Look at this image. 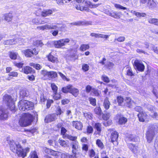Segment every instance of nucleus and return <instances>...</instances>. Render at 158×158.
<instances>
[{
  "mask_svg": "<svg viewBox=\"0 0 158 158\" xmlns=\"http://www.w3.org/2000/svg\"><path fill=\"white\" fill-rule=\"evenodd\" d=\"M21 40V39H15V38H14L12 39L6 40H4L3 41V44L4 45H11L17 43L18 40Z\"/></svg>",
  "mask_w": 158,
  "mask_h": 158,
  "instance_id": "obj_16",
  "label": "nucleus"
},
{
  "mask_svg": "<svg viewBox=\"0 0 158 158\" xmlns=\"http://www.w3.org/2000/svg\"><path fill=\"white\" fill-rule=\"evenodd\" d=\"M102 79L105 82L108 83L109 82L110 80L108 77L105 75H103L102 77Z\"/></svg>",
  "mask_w": 158,
  "mask_h": 158,
  "instance_id": "obj_61",
  "label": "nucleus"
},
{
  "mask_svg": "<svg viewBox=\"0 0 158 158\" xmlns=\"http://www.w3.org/2000/svg\"><path fill=\"white\" fill-rule=\"evenodd\" d=\"M127 121L126 118L121 116L119 119L118 123L120 124H124L126 123Z\"/></svg>",
  "mask_w": 158,
  "mask_h": 158,
  "instance_id": "obj_35",
  "label": "nucleus"
},
{
  "mask_svg": "<svg viewBox=\"0 0 158 158\" xmlns=\"http://www.w3.org/2000/svg\"><path fill=\"white\" fill-rule=\"evenodd\" d=\"M28 158H38L36 152L35 151L31 152Z\"/></svg>",
  "mask_w": 158,
  "mask_h": 158,
  "instance_id": "obj_44",
  "label": "nucleus"
},
{
  "mask_svg": "<svg viewBox=\"0 0 158 158\" xmlns=\"http://www.w3.org/2000/svg\"><path fill=\"white\" fill-rule=\"evenodd\" d=\"M158 131L157 126L152 127L147 132L146 135L147 138H153L155 134Z\"/></svg>",
  "mask_w": 158,
  "mask_h": 158,
  "instance_id": "obj_7",
  "label": "nucleus"
},
{
  "mask_svg": "<svg viewBox=\"0 0 158 158\" xmlns=\"http://www.w3.org/2000/svg\"><path fill=\"white\" fill-rule=\"evenodd\" d=\"M79 91L78 89L73 87L72 85L70 93L72 94L75 97H77L79 94Z\"/></svg>",
  "mask_w": 158,
  "mask_h": 158,
  "instance_id": "obj_26",
  "label": "nucleus"
},
{
  "mask_svg": "<svg viewBox=\"0 0 158 158\" xmlns=\"http://www.w3.org/2000/svg\"><path fill=\"white\" fill-rule=\"evenodd\" d=\"M59 74L60 77H61V78L64 81H69V79L66 77L63 74H62L61 72H59L58 73Z\"/></svg>",
  "mask_w": 158,
  "mask_h": 158,
  "instance_id": "obj_50",
  "label": "nucleus"
},
{
  "mask_svg": "<svg viewBox=\"0 0 158 158\" xmlns=\"http://www.w3.org/2000/svg\"><path fill=\"white\" fill-rule=\"evenodd\" d=\"M20 97L22 98L27 97L28 95V91L25 89H22L20 91Z\"/></svg>",
  "mask_w": 158,
  "mask_h": 158,
  "instance_id": "obj_38",
  "label": "nucleus"
},
{
  "mask_svg": "<svg viewBox=\"0 0 158 158\" xmlns=\"http://www.w3.org/2000/svg\"><path fill=\"white\" fill-rule=\"evenodd\" d=\"M14 64L15 66L19 68H22L23 66V63L22 62L18 63L16 62H14Z\"/></svg>",
  "mask_w": 158,
  "mask_h": 158,
  "instance_id": "obj_57",
  "label": "nucleus"
},
{
  "mask_svg": "<svg viewBox=\"0 0 158 158\" xmlns=\"http://www.w3.org/2000/svg\"><path fill=\"white\" fill-rule=\"evenodd\" d=\"M101 127V124L99 123H97L95 124L94 127L96 131L95 132L94 135L95 137L98 138L99 137L102 131Z\"/></svg>",
  "mask_w": 158,
  "mask_h": 158,
  "instance_id": "obj_9",
  "label": "nucleus"
},
{
  "mask_svg": "<svg viewBox=\"0 0 158 158\" xmlns=\"http://www.w3.org/2000/svg\"><path fill=\"white\" fill-rule=\"evenodd\" d=\"M96 144L98 147L100 148H102L103 147V145L102 143L99 139L97 140L96 141Z\"/></svg>",
  "mask_w": 158,
  "mask_h": 158,
  "instance_id": "obj_55",
  "label": "nucleus"
},
{
  "mask_svg": "<svg viewBox=\"0 0 158 158\" xmlns=\"http://www.w3.org/2000/svg\"><path fill=\"white\" fill-rule=\"evenodd\" d=\"M72 85H69L65 87H63L62 89V91L63 93H65L68 92L70 93Z\"/></svg>",
  "mask_w": 158,
  "mask_h": 158,
  "instance_id": "obj_32",
  "label": "nucleus"
},
{
  "mask_svg": "<svg viewBox=\"0 0 158 158\" xmlns=\"http://www.w3.org/2000/svg\"><path fill=\"white\" fill-rule=\"evenodd\" d=\"M92 92L93 93L94 95L96 96H98L99 95L98 91L94 88L92 89Z\"/></svg>",
  "mask_w": 158,
  "mask_h": 158,
  "instance_id": "obj_63",
  "label": "nucleus"
},
{
  "mask_svg": "<svg viewBox=\"0 0 158 158\" xmlns=\"http://www.w3.org/2000/svg\"><path fill=\"white\" fill-rule=\"evenodd\" d=\"M67 132V130L64 127H62L61 129V134L63 135V138L65 137L66 136V134Z\"/></svg>",
  "mask_w": 158,
  "mask_h": 158,
  "instance_id": "obj_45",
  "label": "nucleus"
},
{
  "mask_svg": "<svg viewBox=\"0 0 158 158\" xmlns=\"http://www.w3.org/2000/svg\"><path fill=\"white\" fill-rule=\"evenodd\" d=\"M61 97V95L60 94L56 93L53 94V98L55 100H58L60 99Z\"/></svg>",
  "mask_w": 158,
  "mask_h": 158,
  "instance_id": "obj_60",
  "label": "nucleus"
},
{
  "mask_svg": "<svg viewBox=\"0 0 158 158\" xmlns=\"http://www.w3.org/2000/svg\"><path fill=\"white\" fill-rule=\"evenodd\" d=\"M57 118V115L55 114H48L45 118L44 121L45 123H48L55 120Z\"/></svg>",
  "mask_w": 158,
  "mask_h": 158,
  "instance_id": "obj_13",
  "label": "nucleus"
},
{
  "mask_svg": "<svg viewBox=\"0 0 158 158\" xmlns=\"http://www.w3.org/2000/svg\"><path fill=\"white\" fill-rule=\"evenodd\" d=\"M8 117V112L5 110L0 107V120H5L7 119Z\"/></svg>",
  "mask_w": 158,
  "mask_h": 158,
  "instance_id": "obj_10",
  "label": "nucleus"
},
{
  "mask_svg": "<svg viewBox=\"0 0 158 158\" xmlns=\"http://www.w3.org/2000/svg\"><path fill=\"white\" fill-rule=\"evenodd\" d=\"M52 10L47 9L44 10L41 12V15L44 17H45L49 16L52 14Z\"/></svg>",
  "mask_w": 158,
  "mask_h": 158,
  "instance_id": "obj_24",
  "label": "nucleus"
},
{
  "mask_svg": "<svg viewBox=\"0 0 158 158\" xmlns=\"http://www.w3.org/2000/svg\"><path fill=\"white\" fill-rule=\"evenodd\" d=\"M26 102L22 103L23 105H26V107H25V111L31 110H32L34 107V105L33 103L31 102L26 100L25 101Z\"/></svg>",
  "mask_w": 158,
  "mask_h": 158,
  "instance_id": "obj_15",
  "label": "nucleus"
},
{
  "mask_svg": "<svg viewBox=\"0 0 158 158\" xmlns=\"http://www.w3.org/2000/svg\"><path fill=\"white\" fill-rule=\"evenodd\" d=\"M9 57L12 60H16L18 57L20 58V57L17 53L13 52H10Z\"/></svg>",
  "mask_w": 158,
  "mask_h": 158,
  "instance_id": "obj_30",
  "label": "nucleus"
},
{
  "mask_svg": "<svg viewBox=\"0 0 158 158\" xmlns=\"http://www.w3.org/2000/svg\"><path fill=\"white\" fill-rule=\"evenodd\" d=\"M127 74L129 76H131L133 75L131 69L129 67H127L126 68Z\"/></svg>",
  "mask_w": 158,
  "mask_h": 158,
  "instance_id": "obj_43",
  "label": "nucleus"
},
{
  "mask_svg": "<svg viewBox=\"0 0 158 158\" xmlns=\"http://www.w3.org/2000/svg\"><path fill=\"white\" fill-rule=\"evenodd\" d=\"M109 15L115 19L120 18L122 15V13L120 12H113L112 13H110Z\"/></svg>",
  "mask_w": 158,
  "mask_h": 158,
  "instance_id": "obj_25",
  "label": "nucleus"
},
{
  "mask_svg": "<svg viewBox=\"0 0 158 158\" xmlns=\"http://www.w3.org/2000/svg\"><path fill=\"white\" fill-rule=\"evenodd\" d=\"M125 101L128 106L131 107V106L135 104V103L131 100V99L128 97L126 98Z\"/></svg>",
  "mask_w": 158,
  "mask_h": 158,
  "instance_id": "obj_34",
  "label": "nucleus"
},
{
  "mask_svg": "<svg viewBox=\"0 0 158 158\" xmlns=\"http://www.w3.org/2000/svg\"><path fill=\"white\" fill-rule=\"evenodd\" d=\"M84 115L87 119H91L92 118L91 114L90 113H84Z\"/></svg>",
  "mask_w": 158,
  "mask_h": 158,
  "instance_id": "obj_51",
  "label": "nucleus"
},
{
  "mask_svg": "<svg viewBox=\"0 0 158 158\" xmlns=\"http://www.w3.org/2000/svg\"><path fill=\"white\" fill-rule=\"evenodd\" d=\"M95 155V152L93 149L90 150L89 151V156L90 157H94Z\"/></svg>",
  "mask_w": 158,
  "mask_h": 158,
  "instance_id": "obj_64",
  "label": "nucleus"
},
{
  "mask_svg": "<svg viewBox=\"0 0 158 158\" xmlns=\"http://www.w3.org/2000/svg\"><path fill=\"white\" fill-rule=\"evenodd\" d=\"M110 117L109 113L105 114L103 115V118L104 120H107Z\"/></svg>",
  "mask_w": 158,
  "mask_h": 158,
  "instance_id": "obj_59",
  "label": "nucleus"
},
{
  "mask_svg": "<svg viewBox=\"0 0 158 158\" xmlns=\"http://www.w3.org/2000/svg\"><path fill=\"white\" fill-rule=\"evenodd\" d=\"M117 100L118 104L119 105H120V104H122L123 101V97L120 96H118L117 98Z\"/></svg>",
  "mask_w": 158,
  "mask_h": 158,
  "instance_id": "obj_58",
  "label": "nucleus"
},
{
  "mask_svg": "<svg viewBox=\"0 0 158 158\" xmlns=\"http://www.w3.org/2000/svg\"><path fill=\"white\" fill-rule=\"evenodd\" d=\"M22 53L25 56L28 57H31L33 55H36L38 54V52L35 48L33 49L32 50L30 49H27L21 51Z\"/></svg>",
  "mask_w": 158,
  "mask_h": 158,
  "instance_id": "obj_8",
  "label": "nucleus"
},
{
  "mask_svg": "<svg viewBox=\"0 0 158 158\" xmlns=\"http://www.w3.org/2000/svg\"><path fill=\"white\" fill-rule=\"evenodd\" d=\"M89 101L91 104L94 106H95L96 105V100L95 98H89Z\"/></svg>",
  "mask_w": 158,
  "mask_h": 158,
  "instance_id": "obj_49",
  "label": "nucleus"
},
{
  "mask_svg": "<svg viewBox=\"0 0 158 158\" xmlns=\"http://www.w3.org/2000/svg\"><path fill=\"white\" fill-rule=\"evenodd\" d=\"M148 21L149 23L158 25V19H149Z\"/></svg>",
  "mask_w": 158,
  "mask_h": 158,
  "instance_id": "obj_40",
  "label": "nucleus"
},
{
  "mask_svg": "<svg viewBox=\"0 0 158 158\" xmlns=\"http://www.w3.org/2000/svg\"><path fill=\"white\" fill-rule=\"evenodd\" d=\"M147 108L148 110L152 112L151 113L149 114L150 116L158 120V114L156 112L154 113L153 111L152 112L154 109V108L152 106L148 105L147 106Z\"/></svg>",
  "mask_w": 158,
  "mask_h": 158,
  "instance_id": "obj_14",
  "label": "nucleus"
},
{
  "mask_svg": "<svg viewBox=\"0 0 158 158\" xmlns=\"http://www.w3.org/2000/svg\"><path fill=\"white\" fill-rule=\"evenodd\" d=\"M59 143L61 145L64 147L67 146L68 144L67 142L62 139L59 140Z\"/></svg>",
  "mask_w": 158,
  "mask_h": 158,
  "instance_id": "obj_46",
  "label": "nucleus"
},
{
  "mask_svg": "<svg viewBox=\"0 0 158 158\" xmlns=\"http://www.w3.org/2000/svg\"><path fill=\"white\" fill-rule=\"evenodd\" d=\"M114 65V64L113 63L110 61L107 62L106 64H105L106 66L109 69L112 68Z\"/></svg>",
  "mask_w": 158,
  "mask_h": 158,
  "instance_id": "obj_47",
  "label": "nucleus"
},
{
  "mask_svg": "<svg viewBox=\"0 0 158 158\" xmlns=\"http://www.w3.org/2000/svg\"><path fill=\"white\" fill-rule=\"evenodd\" d=\"M59 153L49 149V154L53 156H58Z\"/></svg>",
  "mask_w": 158,
  "mask_h": 158,
  "instance_id": "obj_54",
  "label": "nucleus"
},
{
  "mask_svg": "<svg viewBox=\"0 0 158 158\" xmlns=\"http://www.w3.org/2000/svg\"><path fill=\"white\" fill-rule=\"evenodd\" d=\"M32 23L36 25H38L40 24H43L48 22L47 21H46V19L45 20L40 21V19L39 18H35L33 19L32 20Z\"/></svg>",
  "mask_w": 158,
  "mask_h": 158,
  "instance_id": "obj_22",
  "label": "nucleus"
},
{
  "mask_svg": "<svg viewBox=\"0 0 158 158\" xmlns=\"http://www.w3.org/2000/svg\"><path fill=\"white\" fill-rule=\"evenodd\" d=\"M32 71V69L29 66H26L23 68L22 70V72L26 74H28L31 73Z\"/></svg>",
  "mask_w": 158,
  "mask_h": 158,
  "instance_id": "obj_28",
  "label": "nucleus"
},
{
  "mask_svg": "<svg viewBox=\"0 0 158 158\" xmlns=\"http://www.w3.org/2000/svg\"><path fill=\"white\" fill-rule=\"evenodd\" d=\"M108 131V134L110 135L108 137H110V138H118V135L117 132L111 129H109Z\"/></svg>",
  "mask_w": 158,
  "mask_h": 158,
  "instance_id": "obj_17",
  "label": "nucleus"
},
{
  "mask_svg": "<svg viewBox=\"0 0 158 158\" xmlns=\"http://www.w3.org/2000/svg\"><path fill=\"white\" fill-rule=\"evenodd\" d=\"M131 12L138 17H145L146 16V14L144 13H140L133 10H131Z\"/></svg>",
  "mask_w": 158,
  "mask_h": 158,
  "instance_id": "obj_31",
  "label": "nucleus"
},
{
  "mask_svg": "<svg viewBox=\"0 0 158 158\" xmlns=\"http://www.w3.org/2000/svg\"><path fill=\"white\" fill-rule=\"evenodd\" d=\"M70 41L69 38L63 39L54 41V44L55 48H61L62 47L69 44Z\"/></svg>",
  "mask_w": 158,
  "mask_h": 158,
  "instance_id": "obj_5",
  "label": "nucleus"
},
{
  "mask_svg": "<svg viewBox=\"0 0 158 158\" xmlns=\"http://www.w3.org/2000/svg\"><path fill=\"white\" fill-rule=\"evenodd\" d=\"M18 75V73L17 72H12L8 74V75L10 76H12L14 77H17Z\"/></svg>",
  "mask_w": 158,
  "mask_h": 158,
  "instance_id": "obj_62",
  "label": "nucleus"
},
{
  "mask_svg": "<svg viewBox=\"0 0 158 158\" xmlns=\"http://www.w3.org/2000/svg\"><path fill=\"white\" fill-rule=\"evenodd\" d=\"M12 98L8 95H6L3 97V102L13 112L15 111V107L14 101Z\"/></svg>",
  "mask_w": 158,
  "mask_h": 158,
  "instance_id": "obj_3",
  "label": "nucleus"
},
{
  "mask_svg": "<svg viewBox=\"0 0 158 158\" xmlns=\"http://www.w3.org/2000/svg\"><path fill=\"white\" fill-rule=\"evenodd\" d=\"M73 141L72 143V152L73 153L75 154L76 153L78 149L79 148V146L78 145V142L74 140V139H73Z\"/></svg>",
  "mask_w": 158,
  "mask_h": 158,
  "instance_id": "obj_18",
  "label": "nucleus"
},
{
  "mask_svg": "<svg viewBox=\"0 0 158 158\" xmlns=\"http://www.w3.org/2000/svg\"><path fill=\"white\" fill-rule=\"evenodd\" d=\"M134 64L138 71L142 72L144 69V66L138 60H136L134 62Z\"/></svg>",
  "mask_w": 158,
  "mask_h": 158,
  "instance_id": "obj_12",
  "label": "nucleus"
},
{
  "mask_svg": "<svg viewBox=\"0 0 158 158\" xmlns=\"http://www.w3.org/2000/svg\"><path fill=\"white\" fill-rule=\"evenodd\" d=\"M72 124L76 129L79 130H81L83 127L82 123L80 122L73 121L72 122Z\"/></svg>",
  "mask_w": 158,
  "mask_h": 158,
  "instance_id": "obj_20",
  "label": "nucleus"
},
{
  "mask_svg": "<svg viewBox=\"0 0 158 158\" xmlns=\"http://www.w3.org/2000/svg\"><path fill=\"white\" fill-rule=\"evenodd\" d=\"M138 116L139 120L140 122L148 121L149 120L148 116L145 112H142V113H139L138 115Z\"/></svg>",
  "mask_w": 158,
  "mask_h": 158,
  "instance_id": "obj_11",
  "label": "nucleus"
},
{
  "mask_svg": "<svg viewBox=\"0 0 158 158\" xmlns=\"http://www.w3.org/2000/svg\"><path fill=\"white\" fill-rule=\"evenodd\" d=\"M110 104V102L109 101L108 98H106L105 99L103 102L104 107L107 110L109 108Z\"/></svg>",
  "mask_w": 158,
  "mask_h": 158,
  "instance_id": "obj_33",
  "label": "nucleus"
},
{
  "mask_svg": "<svg viewBox=\"0 0 158 158\" xmlns=\"http://www.w3.org/2000/svg\"><path fill=\"white\" fill-rule=\"evenodd\" d=\"M4 19L7 22H9L11 21L13 17L12 14L8 13L4 15Z\"/></svg>",
  "mask_w": 158,
  "mask_h": 158,
  "instance_id": "obj_29",
  "label": "nucleus"
},
{
  "mask_svg": "<svg viewBox=\"0 0 158 158\" xmlns=\"http://www.w3.org/2000/svg\"><path fill=\"white\" fill-rule=\"evenodd\" d=\"M89 48V44H82L80 48V50L81 51H84Z\"/></svg>",
  "mask_w": 158,
  "mask_h": 158,
  "instance_id": "obj_36",
  "label": "nucleus"
},
{
  "mask_svg": "<svg viewBox=\"0 0 158 158\" xmlns=\"http://www.w3.org/2000/svg\"><path fill=\"white\" fill-rule=\"evenodd\" d=\"M33 116L30 114H23L19 121V124L22 127H26L30 124L33 120Z\"/></svg>",
  "mask_w": 158,
  "mask_h": 158,
  "instance_id": "obj_2",
  "label": "nucleus"
},
{
  "mask_svg": "<svg viewBox=\"0 0 158 158\" xmlns=\"http://www.w3.org/2000/svg\"><path fill=\"white\" fill-rule=\"evenodd\" d=\"M49 25L46 24L43 26H39L37 27L39 30H49Z\"/></svg>",
  "mask_w": 158,
  "mask_h": 158,
  "instance_id": "obj_41",
  "label": "nucleus"
},
{
  "mask_svg": "<svg viewBox=\"0 0 158 158\" xmlns=\"http://www.w3.org/2000/svg\"><path fill=\"white\" fill-rule=\"evenodd\" d=\"M114 6L115 8L117 9H119L123 10H127V8L123 7L120 4H115L114 5Z\"/></svg>",
  "mask_w": 158,
  "mask_h": 158,
  "instance_id": "obj_48",
  "label": "nucleus"
},
{
  "mask_svg": "<svg viewBox=\"0 0 158 158\" xmlns=\"http://www.w3.org/2000/svg\"><path fill=\"white\" fill-rule=\"evenodd\" d=\"M41 74L44 76H47L51 79L55 78L57 76V73L53 71H47L46 70H43L41 71Z\"/></svg>",
  "mask_w": 158,
  "mask_h": 158,
  "instance_id": "obj_6",
  "label": "nucleus"
},
{
  "mask_svg": "<svg viewBox=\"0 0 158 158\" xmlns=\"http://www.w3.org/2000/svg\"><path fill=\"white\" fill-rule=\"evenodd\" d=\"M146 4L149 8H154L156 6V4L153 0H148Z\"/></svg>",
  "mask_w": 158,
  "mask_h": 158,
  "instance_id": "obj_27",
  "label": "nucleus"
},
{
  "mask_svg": "<svg viewBox=\"0 0 158 158\" xmlns=\"http://www.w3.org/2000/svg\"><path fill=\"white\" fill-rule=\"evenodd\" d=\"M47 58L49 61L53 63H56L58 62L57 58L53 56L51 53L49 54L47 56Z\"/></svg>",
  "mask_w": 158,
  "mask_h": 158,
  "instance_id": "obj_19",
  "label": "nucleus"
},
{
  "mask_svg": "<svg viewBox=\"0 0 158 158\" xmlns=\"http://www.w3.org/2000/svg\"><path fill=\"white\" fill-rule=\"evenodd\" d=\"M51 88L54 94L57 92L58 87L54 83H52L51 85Z\"/></svg>",
  "mask_w": 158,
  "mask_h": 158,
  "instance_id": "obj_42",
  "label": "nucleus"
},
{
  "mask_svg": "<svg viewBox=\"0 0 158 158\" xmlns=\"http://www.w3.org/2000/svg\"><path fill=\"white\" fill-rule=\"evenodd\" d=\"M89 66L87 64H85L82 65V69L85 72L88 71L89 70Z\"/></svg>",
  "mask_w": 158,
  "mask_h": 158,
  "instance_id": "obj_53",
  "label": "nucleus"
},
{
  "mask_svg": "<svg viewBox=\"0 0 158 158\" xmlns=\"http://www.w3.org/2000/svg\"><path fill=\"white\" fill-rule=\"evenodd\" d=\"M144 47L145 48H148L149 47V49L151 50H153L154 52L158 54V49L157 47H155L153 44H150V45L148 44L147 43L145 44Z\"/></svg>",
  "mask_w": 158,
  "mask_h": 158,
  "instance_id": "obj_21",
  "label": "nucleus"
},
{
  "mask_svg": "<svg viewBox=\"0 0 158 158\" xmlns=\"http://www.w3.org/2000/svg\"><path fill=\"white\" fill-rule=\"evenodd\" d=\"M26 101V100H21L20 101L18 104V106L19 108V109L22 111H25V107H26V105H23L22 103H24V102H25Z\"/></svg>",
  "mask_w": 158,
  "mask_h": 158,
  "instance_id": "obj_23",
  "label": "nucleus"
},
{
  "mask_svg": "<svg viewBox=\"0 0 158 158\" xmlns=\"http://www.w3.org/2000/svg\"><path fill=\"white\" fill-rule=\"evenodd\" d=\"M85 6H81L80 5H77L76 6V9L78 10H80L81 11H85L87 12H90L91 11L89 9V8H95L98 6L97 4H93L89 1H86L85 2Z\"/></svg>",
  "mask_w": 158,
  "mask_h": 158,
  "instance_id": "obj_4",
  "label": "nucleus"
},
{
  "mask_svg": "<svg viewBox=\"0 0 158 158\" xmlns=\"http://www.w3.org/2000/svg\"><path fill=\"white\" fill-rule=\"evenodd\" d=\"M94 112L95 114L100 116L102 114L101 109L100 107H97L94 109Z\"/></svg>",
  "mask_w": 158,
  "mask_h": 158,
  "instance_id": "obj_39",
  "label": "nucleus"
},
{
  "mask_svg": "<svg viewBox=\"0 0 158 158\" xmlns=\"http://www.w3.org/2000/svg\"><path fill=\"white\" fill-rule=\"evenodd\" d=\"M53 102V101L51 99H48L47 101L46 106L47 108H48L51 106V104Z\"/></svg>",
  "mask_w": 158,
  "mask_h": 158,
  "instance_id": "obj_56",
  "label": "nucleus"
},
{
  "mask_svg": "<svg viewBox=\"0 0 158 158\" xmlns=\"http://www.w3.org/2000/svg\"><path fill=\"white\" fill-rule=\"evenodd\" d=\"M60 25L59 24L49 25V29H56L60 28L61 27L59 26Z\"/></svg>",
  "mask_w": 158,
  "mask_h": 158,
  "instance_id": "obj_37",
  "label": "nucleus"
},
{
  "mask_svg": "<svg viewBox=\"0 0 158 158\" xmlns=\"http://www.w3.org/2000/svg\"><path fill=\"white\" fill-rule=\"evenodd\" d=\"M7 141L9 144L10 150L13 152L16 153L19 157L24 158L30 151V148H29L23 149L19 143L13 139H8Z\"/></svg>",
  "mask_w": 158,
  "mask_h": 158,
  "instance_id": "obj_1",
  "label": "nucleus"
},
{
  "mask_svg": "<svg viewBox=\"0 0 158 158\" xmlns=\"http://www.w3.org/2000/svg\"><path fill=\"white\" fill-rule=\"evenodd\" d=\"M34 44L36 46H42L43 45L42 42L41 40H36L34 42Z\"/></svg>",
  "mask_w": 158,
  "mask_h": 158,
  "instance_id": "obj_52",
  "label": "nucleus"
}]
</instances>
